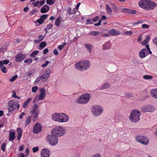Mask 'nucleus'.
<instances>
[{"label":"nucleus","mask_w":157,"mask_h":157,"mask_svg":"<svg viewBox=\"0 0 157 157\" xmlns=\"http://www.w3.org/2000/svg\"><path fill=\"white\" fill-rule=\"evenodd\" d=\"M62 17L61 16L59 17L56 19L55 24L56 26H58L60 24L61 22Z\"/></svg>","instance_id":"nucleus-32"},{"label":"nucleus","mask_w":157,"mask_h":157,"mask_svg":"<svg viewBox=\"0 0 157 157\" xmlns=\"http://www.w3.org/2000/svg\"><path fill=\"white\" fill-rule=\"evenodd\" d=\"M61 113H55L51 116L52 119L54 121L59 123Z\"/></svg>","instance_id":"nucleus-19"},{"label":"nucleus","mask_w":157,"mask_h":157,"mask_svg":"<svg viewBox=\"0 0 157 157\" xmlns=\"http://www.w3.org/2000/svg\"><path fill=\"white\" fill-rule=\"evenodd\" d=\"M153 42L156 46H157V37L153 40Z\"/></svg>","instance_id":"nucleus-63"},{"label":"nucleus","mask_w":157,"mask_h":157,"mask_svg":"<svg viewBox=\"0 0 157 157\" xmlns=\"http://www.w3.org/2000/svg\"><path fill=\"white\" fill-rule=\"evenodd\" d=\"M102 20L101 19H100L98 23H95L94 24V25L95 26H99L101 25V22Z\"/></svg>","instance_id":"nucleus-51"},{"label":"nucleus","mask_w":157,"mask_h":157,"mask_svg":"<svg viewBox=\"0 0 157 157\" xmlns=\"http://www.w3.org/2000/svg\"><path fill=\"white\" fill-rule=\"evenodd\" d=\"M39 113L40 112L39 110H37L36 112H35L33 120V121H34L36 120L38 115L39 114Z\"/></svg>","instance_id":"nucleus-35"},{"label":"nucleus","mask_w":157,"mask_h":157,"mask_svg":"<svg viewBox=\"0 0 157 157\" xmlns=\"http://www.w3.org/2000/svg\"><path fill=\"white\" fill-rule=\"evenodd\" d=\"M51 73V71L50 69H47L45 73L40 76L41 80L43 82H46L48 79L49 77L50 74Z\"/></svg>","instance_id":"nucleus-11"},{"label":"nucleus","mask_w":157,"mask_h":157,"mask_svg":"<svg viewBox=\"0 0 157 157\" xmlns=\"http://www.w3.org/2000/svg\"><path fill=\"white\" fill-rule=\"evenodd\" d=\"M99 17L98 16H96L93 19L92 21L94 22H96L99 19Z\"/></svg>","instance_id":"nucleus-59"},{"label":"nucleus","mask_w":157,"mask_h":157,"mask_svg":"<svg viewBox=\"0 0 157 157\" xmlns=\"http://www.w3.org/2000/svg\"><path fill=\"white\" fill-rule=\"evenodd\" d=\"M40 154L41 157H49L50 152L48 149L44 148L41 150Z\"/></svg>","instance_id":"nucleus-18"},{"label":"nucleus","mask_w":157,"mask_h":157,"mask_svg":"<svg viewBox=\"0 0 157 157\" xmlns=\"http://www.w3.org/2000/svg\"><path fill=\"white\" fill-rule=\"evenodd\" d=\"M148 0H141L138 2V5L141 8L146 10Z\"/></svg>","instance_id":"nucleus-17"},{"label":"nucleus","mask_w":157,"mask_h":157,"mask_svg":"<svg viewBox=\"0 0 157 157\" xmlns=\"http://www.w3.org/2000/svg\"><path fill=\"white\" fill-rule=\"evenodd\" d=\"M141 113L140 111L136 109L132 110L129 116V119L132 122H137L140 119Z\"/></svg>","instance_id":"nucleus-3"},{"label":"nucleus","mask_w":157,"mask_h":157,"mask_svg":"<svg viewBox=\"0 0 157 157\" xmlns=\"http://www.w3.org/2000/svg\"><path fill=\"white\" fill-rule=\"evenodd\" d=\"M37 21L40 24H41L44 21L41 18H40Z\"/></svg>","instance_id":"nucleus-61"},{"label":"nucleus","mask_w":157,"mask_h":157,"mask_svg":"<svg viewBox=\"0 0 157 157\" xmlns=\"http://www.w3.org/2000/svg\"><path fill=\"white\" fill-rule=\"evenodd\" d=\"M106 9L107 13L109 15H111L112 13V11L110 7L108 4H106L105 6Z\"/></svg>","instance_id":"nucleus-30"},{"label":"nucleus","mask_w":157,"mask_h":157,"mask_svg":"<svg viewBox=\"0 0 157 157\" xmlns=\"http://www.w3.org/2000/svg\"><path fill=\"white\" fill-rule=\"evenodd\" d=\"M55 0H47L46 3L49 5H52L55 3Z\"/></svg>","instance_id":"nucleus-38"},{"label":"nucleus","mask_w":157,"mask_h":157,"mask_svg":"<svg viewBox=\"0 0 157 157\" xmlns=\"http://www.w3.org/2000/svg\"><path fill=\"white\" fill-rule=\"evenodd\" d=\"M42 129V127L38 123H36L34 125L33 132L35 134H37L40 132Z\"/></svg>","instance_id":"nucleus-13"},{"label":"nucleus","mask_w":157,"mask_h":157,"mask_svg":"<svg viewBox=\"0 0 157 157\" xmlns=\"http://www.w3.org/2000/svg\"><path fill=\"white\" fill-rule=\"evenodd\" d=\"M39 150V147H35L33 148V152H35Z\"/></svg>","instance_id":"nucleus-50"},{"label":"nucleus","mask_w":157,"mask_h":157,"mask_svg":"<svg viewBox=\"0 0 157 157\" xmlns=\"http://www.w3.org/2000/svg\"><path fill=\"white\" fill-rule=\"evenodd\" d=\"M38 89V86H35L32 88V91L33 93H35L37 91Z\"/></svg>","instance_id":"nucleus-42"},{"label":"nucleus","mask_w":157,"mask_h":157,"mask_svg":"<svg viewBox=\"0 0 157 157\" xmlns=\"http://www.w3.org/2000/svg\"><path fill=\"white\" fill-rule=\"evenodd\" d=\"M122 11L125 13H129L135 14L136 13V10H134L128 9L126 8H124L122 10Z\"/></svg>","instance_id":"nucleus-23"},{"label":"nucleus","mask_w":157,"mask_h":157,"mask_svg":"<svg viewBox=\"0 0 157 157\" xmlns=\"http://www.w3.org/2000/svg\"><path fill=\"white\" fill-rule=\"evenodd\" d=\"M47 16L48 15L47 14L43 15L40 16V18L44 21V20L47 18Z\"/></svg>","instance_id":"nucleus-47"},{"label":"nucleus","mask_w":157,"mask_h":157,"mask_svg":"<svg viewBox=\"0 0 157 157\" xmlns=\"http://www.w3.org/2000/svg\"><path fill=\"white\" fill-rule=\"evenodd\" d=\"M100 34V33L96 31H91L88 34V35H91V36H96L97 35H99Z\"/></svg>","instance_id":"nucleus-31"},{"label":"nucleus","mask_w":157,"mask_h":157,"mask_svg":"<svg viewBox=\"0 0 157 157\" xmlns=\"http://www.w3.org/2000/svg\"><path fill=\"white\" fill-rule=\"evenodd\" d=\"M41 80V79L40 76H39L37 77L34 83L35 84L38 83Z\"/></svg>","instance_id":"nucleus-45"},{"label":"nucleus","mask_w":157,"mask_h":157,"mask_svg":"<svg viewBox=\"0 0 157 157\" xmlns=\"http://www.w3.org/2000/svg\"><path fill=\"white\" fill-rule=\"evenodd\" d=\"M124 33L127 35H130L132 34V32L131 31H126Z\"/></svg>","instance_id":"nucleus-52"},{"label":"nucleus","mask_w":157,"mask_h":157,"mask_svg":"<svg viewBox=\"0 0 157 157\" xmlns=\"http://www.w3.org/2000/svg\"><path fill=\"white\" fill-rule=\"evenodd\" d=\"M17 134H22V130L20 128H17Z\"/></svg>","instance_id":"nucleus-44"},{"label":"nucleus","mask_w":157,"mask_h":157,"mask_svg":"<svg viewBox=\"0 0 157 157\" xmlns=\"http://www.w3.org/2000/svg\"><path fill=\"white\" fill-rule=\"evenodd\" d=\"M17 75H16L13 76L11 79H10V81L11 82H13L15 81L17 78Z\"/></svg>","instance_id":"nucleus-43"},{"label":"nucleus","mask_w":157,"mask_h":157,"mask_svg":"<svg viewBox=\"0 0 157 157\" xmlns=\"http://www.w3.org/2000/svg\"><path fill=\"white\" fill-rule=\"evenodd\" d=\"M86 21L87 22L86 24L87 25L89 24H93V22L91 21V20L89 19H87Z\"/></svg>","instance_id":"nucleus-62"},{"label":"nucleus","mask_w":157,"mask_h":157,"mask_svg":"<svg viewBox=\"0 0 157 157\" xmlns=\"http://www.w3.org/2000/svg\"><path fill=\"white\" fill-rule=\"evenodd\" d=\"M110 87L111 85L108 82H106L101 86L100 89L101 90H105L109 88Z\"/></svg>","instance_id":"nucleus-25"},{"label":"nucleus","mask_w":157,"mask_h":157,"mask_svg":"<svg viewBox=\"0 0 157 157\" xmlns=\"http://www.w3.org/2000/svg\"><path fill=\"white\" fill-rule=\"evenodd\" d=\"M90 98L91 96L90 94H85L77 98L76 100V102L79 104H85L89 102Z\"/></svg>","instance_id":"nucleus-4"},{"label":"nucleus","mask_w":157,"mask_h":157,"mask_svg":"<svg viewBox=\"0 0 157 157\" xmlns=\"http://www.w3.org/2000/svg\"><path fill=\"white\" fill-rule=\"evenodd\" d=\"M26 57V55L18 53L15 56V60L17 62L22 61Z\"/></svg>","instance_id":"nucleus-15"},{"label":"nucleus","mask_w":157,"mask_h":157,"mask_svg":"<svg viewBox=\"0 0 157 157\" xmlns=\"http://www.w3.org/2000/svg\"><path fill=\"white\" fill-rule=\"evenodd\" d=\"M49 61H46L45 63H44L42 65L41 67H47V65L49 64Z\"/></svg>","instance_id":"nucleus-46"},{"label":"nucleus","mask_w":157,"mask_h":157,"mask_svg":"<svg viewBox=\"0 0 157 157\" xmlns=\"http://www.w3.org/2000/svg\"><path fill=\"white\" fill-rule=\"evenodd\" d=\"M66 129L63 126H57L52 129L51 134L56 137H59L64 135L65 133Z\"/></svg>","instance_id":"nucleus-2"},{"label":"nucleus","mask_w":157,"mask_h":157,"mask_svg":"<svg viewBox=\"0 0 157 157\" xmlns=\"http://www.w3.org/2000/svg\"><path fill=\"white\" fill-rule=\"evenodd\" d=\"M38 107V105L36 104H35L33 105L32 109L30 111V113L33 114L36 112V111Z\"/></svg>","instance_id":"nucleus-29"},{"label":"nucleus","mask_w":157,"mask_h":157,"mask_svg":"<svg viewBox=\"0 0 157 157\" xmlns=\"http://www.w3.org/2000/svg\"><path fill=\"white\" fill-rule=\"evenodd\" d=\"M85 47L89 51V52L90 53L91 52L92 48V45L91 44H85L84 45Z\"/></svg>","instance_id":"nucleus-33"},{"label":"nucleus","mask_w":157,"mask_h":157,"mask_svg":"<svg viewBox=\"0 0 157 157\" xmlns=\"http://www.w3.org/2000/svg\"><path fill=\"white\" fill-rule=\"evenodd\" d=\"M149 54H152L149 45H146L145 48L141 49L139 53V56L141 58H144Z\"/></svg>","instance_id":"nucleus-7"},{"label":"nucleus","mask_w":157,"mask_h":157,"mask_svg":"<svg viewBox=\"0 0 157 157\" xmlns=\"http://www.w3.org/2000/svg\"><path fill=\"white\" fill-rule=\"evenodd\" d=\"M57 137L51 134L48 135L46 137V139L51 145L55 146L58 143L59 140Z\"/></svg>","instance_id":"nucleus-8"},{"label":"nucleus","mask_w":157,"mask_h":157,"mask_svg":"<svg viewBox=\"0 0 157 157\" xmlns=\"http://www.w3.org/2000/svg\"><path fill=\"white\" fill-rule=\"evenodd\" d=\"M46 44L44 42H42L40 45V49L41 50L44 48L46 46Z\"/></svg>","instance_id":"nucleus-37"},{"label":"nucleus","mask_w":157,"mask_h":157,"mask_svg":"<svg viewBox=\"0 0 157 157\" xmlns=\"http://www.w3.org/2000/svg\"><path fill=\"white\" fill-rule=\"evenodd\" d=\"M5 146L6 144L5 143H3L1 149L3 151H5Z\"/></svg>","instance_id":"nucleus-54"},{"label":"nucleus","mask_w":157,"mask_h":157,"mask_svg":"<svg viewBox=\"0 0 157 157\" xmlns=\"http://www.w3.org/2000/svg\"><path fill=\"white\" fill-rule=\"evenodd\" d=\"M53 27V25L52 24L48 25L47 26L46 28L48 29V30H50Z\"/></svg>","instance_id":"nucleus-58"},{"label":"nucleus","mask_w":157,"mask_h":157,"mask_svg":"<svg viewBox=\"0 0 157 157\" xmlns=\"http://www.w3.org/2000/svg\"><path fill=\"white\" fill-rule=\"evenodd\" d=\"M90 65V63L89 60H85L75 63V67L78 71H83L87 70Z\"/></svg>","instance_id":"nucleus-1"},{"label":"nucleus","mask_w":157,"mask_h":157,"mask_svg":"<svg viewBox=\"0 0 157 157\" xmlns=\"http://www.w3.org/2000/svg\"><path fill=\"white\" fill-rule=\"evenodd\" d=\"M31 120V117L30 116H29L27 118L25 121V126L28 125L30 122Z\"/></svg>","instance_id":"nucleus-34"},{"label":"nucleus","mask_w":157,"mask_h":157,"mask_svg":"<svg viewBox=\"0 0 157 157\" xmlns=\"http://www.w3.org/2000/svg\"><path fill=\"white\" fill-rule=\"evenodd\" d=\"M150 40V37L149 36H147L146 37V39L144 40L142 42L141 44L143 45L146 46V45H149L147 44Z\"/></svg>","instance_id":"nucleus-28"},{"label":"nucleus","mask_w":157,"mask_h":157,"mask_svg":"<svg viewBox=\"0 0 157 157\" xmlns=\"http://www.w3.org/2000/svg\"><path fill=\"white\" fill-rule=\"evenodd\" d=\"M136 141L144 145H147L149 143V140L148 138L145 136L137 135L135 137Z\"/></svg>","instance_id":"nucleus-6"},{"label":"nucleus","mask_w":157,"mask_h":157,"mask_svg":"<svg viewBox=\"0 0 157 157\" xmlns=\"http://www.w3.org/2000/svg\"><path fill=\"white\" fill-rule=\"evenodd\" d=\"M92 157H102V156L100 154L97 153L94 155Z\"/></svg>","instance_id":"nucleus-53"},{"label":"nucleus","mask_w":157,"mask_h":157,"mask_svg":"<svg viewBox=\"0 0 157 157\" xmlns=\"http://www.w3.org/2000/svg\"><path fill=\"white\" fill-rule=\"evenodd\" d=\"M40 94L38 97V99L39 100H43L46 97V91L45 89L44 88L39 89Z\"/></svg>","instance_id":"nucleus-16"},{"label":"nucleus","mask_w":157,"mask_h":157,"mask_svg":"<svg viewBox=\"0 0 157 157\" xmlns=\"http://www.w3.org/2000/svg\"><path fill=\"white\" fill-rule=\"evenodd\" d=\"M2 61V65H3V64H8L9 62V61L8 60H4Z\"/></svg>","instance_id":"nucleus-57"},{"label":"nucleus","mask_w":157,"mask_h":157,"mask_svg":"<svg viewBox=\"0 0 157 157\" xmlns=\"http://www.w3.org/2000/svg\"><path fill=\"white\" fill-rule=\"evenodd\" d=\"M53 52L55 55H57L58 54V52L56 49H55L54 50Z\"/></svg>","instance_id":"nucleus-64"},{"label":"nucleus","mask_w":157,"mask_h":157,"mask_svg":"<svg viewBox=\"0 0 157 157\" xmlns=\"http://www.w3.org/2000/svg\"><path fill=\"white\" fill-rule=\"evenodd\" d=\"M9 106L8 110L9 112H12L16 108L17 109H19L20 104L16 101H10L8 103Z\"/></svg>","instance_id":"nucleus-9"},{"label":"nucleus","mask_w":157,"mask_h":157,"mask_svg":"<svg viewBox=\"0 0 157 157\" xmlns=\"http://www.w3.org/2000/svg\"><path fill=\"white\" fill-rule=\"evenodd\" d=\"M141 110L144 112H153L155 109L154 107L150 105H145L141 108Z\"/></svg>","instance_id":"nucleus-10"},{"label":"nucleus","mask_w":157,"mask_h":157,"mask_svg":"<svg viewBox=\"0 0 157 157\" xmlns=\"http://www.w3.org/2000/svg\"><path fill=\"white\" fill-rule=\"evenodd\" d=\"M103 108L100 105H95L93 106L91 108V112L95 117H98L103 113Z\"/></svg>","instance_id":"nucleus-5"},{"label":"nucleus","mask_w":157,"mask_h":157,"mask_svg":"<svg viewBox=\"0 0 157 157\" xmlns=\"http://www.w3.org/2000/svg\"><path fill=\"white\" fill-rule=\"evenodd\" d=\"M66 45V43H64L63 44L58 46V49L59 50H61Z\"/></svg>","instance_id":"nucleus-41"},{"label":"nucleus","mask_w":157,"mask_h":157,"mask_svg":"<svg viewBox=\"0 0 157 157\" xmlns=\"http://www.w3.org/2000/svg\"><path fill=\"white\" fill-rule=\"evenodd\" d=\"M1 69L2 71L4 73H6L7 72V71L6 68L5 67H2Z\"/></svg>","instance_id":"nucleus-48"},{"label":"nucleus","mask_w":157,"mask_h":157,"mask_svg":"<svg viewBox=\"0 0 157 157\" xmlns=\"http://www.w3.org/2000/svg\"><path fill=\"white\" fill-rule=\"evenodd\" d=\"M108 33L110 35L113 36H117L121 34L120 32L114 29L109 30Z\"/></svg>","instance_id":"nucleus-24"},{"label":"nucleus","mask_w":157,"mask_h":157,"mask_svg":"<svg viewBox=\"0 0 157 157\" xmlns=\"http://www.w3.org/2000/svg\"><path fill=\"white\" fill-rule=\"evenodd\" d=\"M28 103L26 102V101H25V102H24L23 104V107L24 108H25L27 107L28 106Z\"/></svg>","instance_id":"nucleus-56"},{"label":"nucleus","mask_w":157,"mask_h":157,"mask_svg":"<svg viewBox=\"0 0 157 157\" xmlns=\"http://www.w3.org/2000/svg\"><path fill=\"white\" fill-rule=\"evenodd\" d=\"M111 44L109 41H107L105 42L102 46V48L104 50H107L110 48L111 46Z\"/></svg>","instance_id":"nucleus-26"},{"label":"nucleus","mask_w":157,"mask_h":157,"mask_svg":"<svg viewBox=\"0 0 157 157\" xmlns=\"http://www.w3.org/2000/svg\"><path fill=\"white\" fill-rule=\"evenodd\" d=\"M151 94L152 97L157 99V89H153L151 90Z\"/></svg>","instance_id":"nucleus-27"},{"label":"nucleus","mask_w":157,"mask_h":157,"mask_svg":"<svg viewBox=\"0 0 157 157\" xmlns=\"http://www.w3.org/2000/svg\"><path fill=\"white\" fill-rule=\"evenodd\" d=\"M59 123H63L68 121L69 119V116L64 113H61Z\"/></svg>","instance_id":"nucleus-12"},{"label":"nucleus","mask_w":157,"mask_h":157,"mask_svg":"<svg viewBox=\"0 0 157 157\" xmlns=\"http://www.w3.org/2000/svg\"><path fill=\"white\" fill-rule=\"evenodd\" d=\"M32 62V59L31 58L26 59L25 60L24 62L28 64H30Z\"/></svg>","instance_id":"nucleus-40"},{"label":"nucleus","mask_w":157,"mask_h":157,"mask_svg":"<svg viewBox=\"0 0 157 157\" xmlns=\"http://www.w3.org/2000/svg\"><path fill=\"white\" fill-rule=\"evenodd\" d=\"M99 35L102 36L108 37L109 36V35L108 34H104L101 33H100V34Z\"/></svg>","instance_id":"nucleus-55"},{"label":"nucleus","mask_w":157,"mask_h":157,"mask_svg":"<svg viewBox=\"0 0 157 157\" xmlns=\"http://www.w3.org/2000/svg\"><path fill=\"white\" fill-rule=\"evenodd\" d=\"M143 78L146 80H150L153 78V77L150 75H144L143 76Z\"/></svg>","instance_id":"nucleus-36"},{"label":"nucleus","mask_w":157,"mask_h":157,"mask_svg":"<svg viewBox=\"0 0 157 157\" xmlns=\"http://www.w3.org/2000/svg\"><path fill=\"white\" fill-rule=\"evenodd\" d=\"M45 3V1L44 0H42V1L34 2L32 3V4L34 7H37L39 8L44 4Z\"/></svg>","instance_id":"nucleus-20"},{"label":"nucleus","mask_w":157,"mask_h":157,"mask_svg":"<svg viewBox=\"0 0 157 157\" xmlns=\"http://www.w3.org/2000/svg\"><path fill=\"white\" fill-rule=\"evenodd\" d=\"M157 6V4L155 2L148 0L146 10H151L154 9Z\"/></svg>","instance_id":"nucleus-14"},{"label":"nucleus","mask_w":157,"mask_h":157,"mask_svg":"<svg viewBox=\"0 0 157 157\" xmlns=\"http://www.w3.org/2000/svg\"><path fill=\"white\" fill-rule=\"evenodd\" d=\"M142 27L144 29H147L149 28V26L147 25L144 24L142 25Z\"/></svg>","instance_id":"nucleus-60"},{"label":"nucleus","mask_w":157,"mask_h":157,"mask_svg":"<svg viewBox=\"0 0 157 157\" xmlns=\"http://www.w3.org/2000/svg\"><path fill=\"white\" fill-rule=\"evenodd\" d=\"M39 51L37 50H35L30 55V56L32 57H34L36 55V54L38 53Z\"/></svg>","instance_id":"nucleus-39"},{"label":"nucleus","mask_w":157,"mask_h":157,"mask_svg":"<svg viewBox=\"0 0 157 157\" xmlns=\"http://www.w3.org/2000/svg\"><path fill=\"white\" fill-rule=\"evenodd\" d=\"M25 153V155L26 156H27L29 155V150L28 148H26Z\"/></svg>","instance_id":"nucleus-49"},{"label":"nucleus","mask_w":157,"mask_h":157,"mask_svg":"<svg viewBox=\"0 0 157 157\" xmlns=\"http://www.w3.org/2000/svg\"><path fill=\"white\" fill-rule=\"evenodd\" d=\"M15 138V133L14 131L11 130L10 131L9 139L10 141H13Z\"/></svg>","instance_id":"nucleus-22"},{"label":"nucleus","mask_w":157,"mask_h":157,"mask_svg":"<svg viewBox=\"0 0 157 157\" xmlns=\"http://www.w3.org/2000/svg\"><path fill=\"white\" fill-rule=\"evenodd\" d=\"M49 10V7L46 5H44L41 8L40 12L42 13H45L48 12Z\"/></svg>","instance_id":"nucleus-21"}]
</instances>
